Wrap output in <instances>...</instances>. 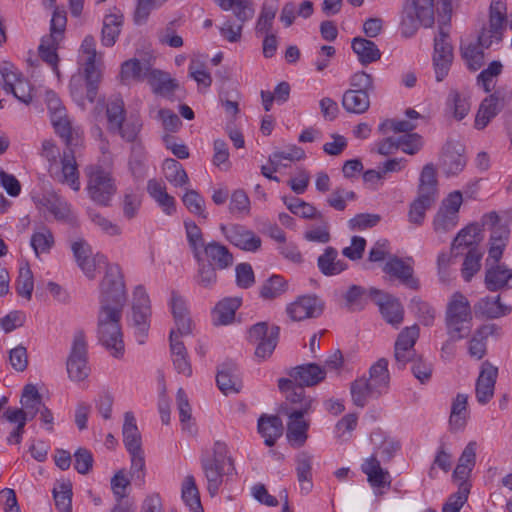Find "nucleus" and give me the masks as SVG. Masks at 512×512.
I'll return each instance as SVG.
<instances>
[{
    "label": "nucleus",
    "mask_w": 512,
    "mask_h": 512,
    "mask_svg": "<svg viewBox=\"0 0 512 512\" xmlns=\"http://www.w3.org/2000/svg\"><path fill=\"white\" fill-rule=\"evenodd\" d=\"M100 310L98 313V339L118 358L124 353L123 335L120 326L122 310L126 302L125 285L119 265H111L100 285Z\"/></svg>",
    "instance_id": "f257e3e1"
},
{
    "label": "nucleus",
    "mask_w": 512,
    "mask_h": 512,
    "mask_svg": "<svg viewBox=\"0 0 512 512\" xmlns=\"http://www.w3.org/2000/svg\"><path fill=\"white\" fill-rule=\"evenodd\" d=\"M507 23L506 3L504 0H492L489 13V27L483 28L477 43H469L461 47V55L471 71H477L484 64L482 48H489L493 43L502 40Z\"/></svg>",
    "instance_id": "f03ea898"
},
{
    "label": "nucleus",
    "mask_w": 512,
    "mask_h": 512,
    "mask_svg": "<svg viewBox=\"0 0 512 512\" xmlns=\"http://www.w3.org/2000/svg\"><path fill=\"white\" fill-rule=\"evenodd\" d=\"M200 463L207 480V490L211 496H215L223 483L224 475L235 470L234 460L229 455L226 443L215 441L211 453L203 454Z\"/></svg>",
    "instance_id": "7ed1b4c3"
},
{
    "label": "nucleus",
    "mask_w": 512,
    "mask_h": 512,
    "mask_svg": "<svg viewBox=\"0 0 512 512\" xmlns=\"http://www.w3.org/2000/svg\"><path fill=\"white\" fill-rule=\"evenodd\" d=\"M445 324L452 341L461 340L470 334L471 306L463 294L456 292L452 295L446 309Z\"/></svg>",
    "instance_id": "20e7f679"
},
{
    "label": "nucleus",
    "mask_w": 512,
    "mask_h": 512,
    "mask_svg": "<svg viewBox=\"0 0 512 512\" xmlns=\"http://www.w3.org/2000/svg\"><path fill=\"white\" fill-rule=\"evenodd\" d=\"M87 177L86 191L99 206L109 207L117 192L116 180L111 172L99 165H89L84 170Z\"/></svg>",
    "instance_id": "39448f33"
},
{
    "label": "nucleus",
    "mask_w": 512,
    "mask_h": 512,
    "mask_svg": "<svg viewBox=\"0 0 512 512\" xmlns=\"http://www.w3.org/2000/svg\"><path fill=\"white\" fill-rule=\"evenodd\" d=\"M122 435L124 446L131 458L130 472L132 475L137 474V478L143 479L145 455L142 448V437L137 427L135 416L130 411L124 414Z\"/></svg>",
    "instance_id": "423d86ee"
},
{
    "label": "nucleus",
    "mask_w": 512,
    "mask_h": 512,
    "mask_svg": "<svg viewBox=\"0 0 512 512\" xmlns=\"http://www.w3.org/2000/svg\"><path fill=\"white\" fill-rule=\"evenodd\" d=\"M217 5L224 11L232 10L235 22L226 20L220 27V34L229 42H238L242 36L244 23L254 15L250 0H217Z\"/></svg>",
    "instance_id": "0eeeda50"
},
{
    "label": "nucleus",
    "mask_w": 512,
    "mask_h": 512,
    "mask_svg": "<svg viewBox=\"0 0 512 512\" xmlns=\"http://www.w3.org/2000/svg\"><path fill=\"white\" fill-rule=\"evenodd\" d=\"M405 16L401 20V33L413 36L419 26L431 27L434 24V0H411L404 7Z\"/></svg>",
    "instance_id": "6e6552de"
},
{
    "label": "nucleus",
    "mask_w": 512,
    "mask_h": 512,
    "mask_svg": "<svg viewBox=\"0 0 512 512\" xmlns=\"http://www.w3.org/2000/svg\"><path fill=\"white\" fill-rule=\"evenodd\" d=\"M81 51L87 55L84 63V79L86 84V99L93 103L98 93L101 72L96 65V42L92 35H87L81 44Z\"/></svg>",
    "instance_id": "1a4fd4ad"
},
{
    "label": "nucleus",
    "mask_w": 512,
    "mask_h": 512,
    "mask_svg": "<svg viewBox=\"0 0 512 512\" xmlns=\"http://www.w3.org/2000/svg\"><path fill=\"white\" fill-rule=\"evenodd\" d=\"M67 373L72 381L85 380L90 372L87 362V342L82 330L74 334L73 343L67 359Z\"/></svg>",
    "instance_id": "9d476101"
},
{
    "label": "nucleus",
    "mask_w": 512,
    "mask_h": 512,
    "mask_svg": "<svg viewBox=\"0 0 512 512\" xmlns=\"http://www.w3.org/2000/svg\"><path fill=\"white\" fill-rule=\"evenodd\" d=\"M150 300L142 286L136 287L133 293L131 321L139 344H143L150 327Z\"/></svg>",
    "instance_id": "9b49d317"
},
{
    "label": "nucleus",
    "mask_w": 512,
    "mask_h": 512,
    "mask_svg": "<svg viewBox=\"0 0 512 512\" xmlns=\"http://www.w3.org/2000/svg\"><path fill=\"white\" fill-rule=\"evenodd\" d=\"M280 328L276 325L268 327L266 322H259L250 327L247 339L251 343H257L255 355L266 359L271 356L278 343Z\"/></svg>",
    "instance_id": "f8f14e48"
},
{
    "label": "nucleus",
    "mask_w": 512,
    "mask_h": 512,
    "mask_svg": "<svg viewBox=\"0 0 512 512\" xmlns=\"http://www.w3.org/2000/svg\"><path fill=\"white\" fill-rule=\"evenodd\" d=\"M50 176L61 184L68 185L72 190H80L79 170L72 147H67L61 157V167H49Z\"/></svg>",
    "instance_id": "ddd939ff"
},
{
    "label": "nucleus",
    "mask_w": 512,
    "mask_h": 512,
    "mask_svg": "<svg viewBox=\"0 0 512 512\" xmlns=\"http://www.w3.org/2000/svg\"><path fill=\"white\" fill-rule=\"evenodd\" d=\"M220 230L228 242L243 251L256 252L261 248V238L243 225L222 224L220 225Z\"/></svg>",
    "instance_id": "4468645a"
},
{
    "label": "nucleus",
    "mask_w": 512,
    "mask_h": 512,
    "mask_svg": "<svg viewBox=\"0 0 512 512\" xmlns=\"http://www.w3.org/2000/svg\"><path fill=\"white\" fill-rule=\"evenodd\" d=\"M1 74L4 79V89L6 92H11L19 101L25 104H29L32 101L33 88L13 65L5 64L1 68Z\"/></svg>",
    "instance_id": "2eb2a0df"
},
{
    "label": "nucleus",
    "mask_w": 512,
    "mask_h": 512,
    "mask_svg": "<svg viewBox=\"0 0 512 512\" xmlns=\"http://www.w3.org/2000/svg\"><path fill=\"white\" fill-rule=\"evenodd\" d=\"M369 294L375 304L379 306L386 322L397 328L404 319V309L399 300L390 295H385L375 288H371Z\"/></svg>",
    "instance_id": "dca6fc26"
},
{
    "label": "nucleus",
    "mask_w": 512,
    "mask_h": 512,
    "mask_svg": "<svg viewBox=\"0 0 512 512\" xmlns=\"http://www.w3.org/2000/svg\"><path fill=\"white\" fill-rule=\"evenodd\" d=\"M279 389L285 393L287 401L292 404L299 405L290 412L310 413L313 410L314 399L306 396L304 387L296 383L291 378H281L278 380Z\"/></svg>",
    "instance_id": "f3484780"
},
{
    "label": "nucleus",
    "mask_w": 512,
    "mask_h": 512,
    "mask_svg": "<svg viewBox=\"0 0 512 512\" xmlns=\"http://www.w3.org/2000/svg\"><path fill=\"white\" fill-rule=\"evenodd\" d=\"M323 311V303L316 296H302L289 304L286 312L294 321L318 317Z\"/></svg>",
    "instance_id": "a211bd4d"
},
{
    "label": "nucleus",
    "mask_w": 512,
    "mask_h": 512,
    "mask_svg": "<svg viewBox=\"0 0 512 512\" xmlns=\"http://www.w3.org/2000/svg\"><path fill=\"white\" fill-rule=\"evenodd\" d=\"M218 388L225 394L239 393L242 388V380L238 367L234 362H225L218 369L216 376Z\"/></svg>",
    "instance_id": "6ab92c4d"
},
{
    "label": "nucleus",
    "mask_w": 512,
    "mask_h": 512,
    "mask_svg": "<svg viewBox=\"0 0 512 512\" xmlns=\"http://www.w3.org/2000/svg\"><path fill=\"white\" fill-rule=\"evenodd\" d=\"M467 163L464 148L459 143L448 142L444 147L442 165L447 176L458 175Z\"/></svg>",
    "instance_id": "aec40b11"
},
{
    "label": "nucleus",
    "mask_w": 512,
    "mask_h": 512,
    "mask_svg": "<svg viewBox=\"0 0 512 512\" xmlns=\"http://www.w3.org/2000/svg\"><path fill=\"white\" fill-rule=\"evenodd\" d=\"M498 370L489 363H484L476 382L477 401L485 405L494 395Z\"/></svg>",
    "instance_id": "412c9836"
},
{
    "label": "nucleus",
    "mask_w": 512,
    "mask_h": 512,
    "mask_svg": "<svg viewBox=\"0 0 512 512\" xmlns=\"http://www.w3.org/2000/svg\"><path fill=\"white\" fill-rule=\"evenodd\" d=\"M39 209H45L56 220H67L71 213L70 204L56 192H47L35 201Z\"/></svg>",
    "instance_id": "4be33fe9"
},
{
    "label": "nucleus",
    "mask_w": 512,
    "mask_h": 512,
    "mask_svg": "<svg viewBox=\"0 0 512 512\" xmlns=\"http://www.w3.org/2000/svg\"><path fill=\"white\" fill-rule=\"evenodd\" d=\"M503 107L504 98L501 97L498 92L486 97L481 102L476 114L474 123L475 128L478 130L484 129Z\"/></svg>",
    "instance_id": "5701e85b"
},
{
    "label": "nucleus",
    "mask_w": 512,
    "mask_h": 512,
    "mask_svg": "<svg viewBox=\"0 0 512 512\" xmlns=\"http://www.w3.org/2000/svg\"><path fill=\"white\" fill-rule=\"evenodd\" d=\"M383 271L395 278L407 287L417 290L419 288L418 279L413 277V268L405 263L402 259L394 256L391 257L383 267Z\"/></svg>",
    "instance_id": "b1692460"
},
{
    "label": "nucleus",
    "mask_w": 512,
    "mask_h": 512,
    "mask_svg": "<svg viewBox=\"0 0 512 512\" xmlns=\"http://www.w3.org/2000/svg\"><path fill=\"white\" fill-rule=\"evenodd\" d=\"M51 123L56 134L65 141L67 147L79 144L82 131L79 127L72 126L66 111L64 113L60 111L56 116L51 117Z\"/></svg>",
    "instance_id": "393cba45"
},
{
    "label": "nucleus",
    "mask_w": 512,
    "mask_h": 512,
    "mask_svg": "<svg viewBox=\"0 0 512 512\" xmlns=\"http://www.w3.org/2000/svg\"><path fill=\"white\" fill-rule=\"evenodd\" d=\"M205 256L206 262L218 267V270H225L230 268L234 263L233 254L229 249L217 242H207L206 246L202 250V256Z\"/></svg>",
    "instance_id": "a878e982"
},
{
    "label": "nucleus",
    "mask_w": 512,
    "mask_h": 512,
    "mask_svg": "<svg viewBox=\"0 0 512 512\" xmlns=\"http://www.w3.org/2000/svg\"><path fill=\"white\" fill-rule=\"evenodd\" d=\"M511 312V307L501 303L500 295L496 297L485 296L474 305L477 317L497 319Z\"/></svg>",
    "instance_id": "bb28decb"
},
{
    "label": "nucleus",
    "mask_w": 512,
    "mask_h": 512,
    "mask_svg": "<svg viewBox=\"0 0 512 512\" xmlns=\"http://www.w3.org/2000/svg\"><path fill=\"white\" fill-rule=\"evenodd\" d=\"M289 376L296 383L309 387L323 381L326 376V371L315 363H309L292 368L289 372Z\"/></svg>",
    "instance_id": "cd10ccee"
},
{
    "label": "nucleus",
    "mask_w": 512,
    "mask_h": 512,
    "mask_svg": "<svg viewBox=\"0 0 512 512\" xmlns=\"http://www.w3.org/2000/svg\"><path fill=\"white\" fill-rule=\"evenodd\" d=\"M288 415L287 438L292 445L301 447L305 444L308 435L309 422L304 420L307 413L286 412Z\"/></svg>",
    "instance_id": "c85d7f7f"
},
{
    "label": "nucleus",
    "mask_w": 512,
    "mask_h": 512,
    "mask_svg": "<svg viewBox=\"0 0 512 512\" xmlns=\"http://www.w3.org/2000/svg\"><path fill=\"white\" fill-rule=\"evenodd\" d=\"M511 279L512 269L498 262L486 269L484 283L489 291L496 292L510 288Z\"/></svg>",
    "instance_id": "c756f323"
},
{
    "label": "nucleus",
    "mask_w": 512,
    "mask_h": 512,
    "mask_svg": "<svg viewBox=\"0 0 512 512\" xmlns=\"http://www.w3.org/2000/svg\"><path fill=\"white\" fill-rule=\"evenodd\" d=\"M313 456L306 451L298 453L295 457V471L301 492L308 494L313 488L312 475Z\"/></svg>",
    "instance_id": "7c9ffc66"
},
{
    "label": "nucleus",
    "mask_w": 512,
    "mask_h": 512,
    "mask_svg": "<svg viewBox=\"0 0 512 512\" xmlns=\"http://www.w3.org/2000/svg\"><path fill=\"white\" fill-rule=\"evenodd\" d=\"M368 384L376 392V396L387 393L390 382L388 371V361L385 358L379 359L369 369V378L366 379Z\"/></svg>",
    "instance_id": "2f4dec72"
},
{
    "label": "nucleus",
    "mask_w": 512,
    "mask_h": 512,
    "mask_svg": "<svg viewBox=\"0 0 512 512\" xmlns=\"http://www.w3.org/2000/svg\"><path fill=\"white\" fill-rule=\"evenodd\" d=\"M361 469L362 472L367 475L368 482L371 486L377 488L390 486L389 472L381 467L380 461L375 454L364 461Z\"/></svg>",
    "instance_id": "473e14b6"
},
{
    "label": "nucleus",
    "mask_w": 512,
    "mask_h": 512,
    "mask_svg": "<svg viewBox=\"0 0 512 512\" xmlns=\"http://www.w3.org/2000/svg\"><path fill=\"white\" fill-rule=\"evenodd\" d=\"M317 266L325 276H335L347 269V263L338 259V252L333 247L325 248L323 254L317 259Z\"/></svg>",
    "instance_id": "72a5a7b5"
},
{
    "label": "nucleus",
    "mask_w": 512,
    "mask_h": 512,
    "mask_svg": "<svg viewBox=\"0 0 512 512\" xmlns=\"http://www.w3.org/2000/svg\"><path fill=\"white\" fill-rule=\"evenodd\" d=\"M258 432L264 443L271 447L283 433V423L277 415H262L258 420Z\"/></svg>",
    "instance_id": "f704fd0d"
},
{
    "label": "nucleus",
    "mask_w": 512,
    "mask_h": 512,
    "mask_svg": "<svg viewBox=\"0 0 512 512\" xmlns=\"http://www.w3.org/2000/svg\"><path fill=\"white\" fill-rule=\"evenodd\" d=\"M352 50L362 65H368L381 58V51L377 45L366 38L355 37L351 43Z\"/></svg>",
    "instance_id": "c9c22d12"
},
{
    "label": "nucleus",
    "mask_w": 512,
    "mask_h": 512,
    "mask_svg": "<svg viewBox=\"0 0 512 512\" xmlns=\"http://www.w3.org/2000/svg\"><path fill=\"white\" fill-rule=\"evenodd\" d=\"M122 25L123 15L120 12L111 13L104 17L101 30V43L103 46L112 47L116 43Z\"/></svg>",
    "instance_id": "e433bc0d"
},
{
    "label": "nucleus",
    "mask_w": 512,
    "mask_h": 512,
    "mask_svg": "<svg viewBox=\"0 0 512 512\" xmlns=\"http://www.w3.org/2000/svg\"><path fill=\"white\" fill-rule=\"evenodd\" d=\"M146 79L153 92L162 96H169L178 88L176 80L161 70L151 68Z\"/></svg>",
    "instance_id": "4c0bfd02"
},
{
    "label": "nucleus",
    "mask_w": 512,
    "mask_h": 512,
    "mask_svg": "<svg viewBox=\"0 0 512 512\" xmlns=\"http://www.w3.org/2000/svg\"><path fill=\"white\" fill-rule=\"evenodd\" d=\"M171 311L179 334L189 335L191 333V319L188 316L185 301L175 292L172 293L171 297Z\"/></svg>",
    "instance_id": "58836bf2"
},
{
    "label": "nucleus",
    "mask_w": 512,
    "mask_h": 512,
    "mask_svg": "<svg viewBox=\"0 0 512 512\" xmlns=\"http://www.w3.org/2000/svg\"><path fill=\"white\" fill-rule=\"evenodd\" d=\"M242 299L239 297L225 298L218 302L214 309V324L228 325L233 322L236 310L241 306Z\"/></svg>",
    "instance_id": "ea45409f"
},
{
    "label": "nucleus",
    "mask_w": 512,
    "mask_h": 512,
    "mask_svg": "<svg viewBox=\"0 0 512 512\" xmlns=\"http://www.w3.org/2000/svg\"><path fill=\"white\" fill-rule=\"evenodd\" d=\"M482 229L478 224H469L458 232L454 238L451 250H459L460 248H477L478 243L482 240Z\"/></svg>",
    "instance_id": "a19ab883"
},
{
    "label": "nucleus",
    "mask_w": 512,
    "mask_h": 512,
    "mask_svg": "<svg viewBox=\"0 0 512 512\" xmlns=\"http://www.w3.org/2000/svg\"><path fill=\"white\" fill-rule=\"evenodd\" d=\"M342 106L349 113L363 114L370 107V94L348 89L343 94Z\"/></svg>",
    "instance_id": "79ce46f5"
},
{
    "label": "nucleus",
    "mask_w": 512,
    "mask_h": 512,
    "mask_svg": "<svg viewBox=\"0 0 512 512\" xmlns=\"http://www.w3.org/2000/svg\"><path fill=\"white\" fill-rule=\"evenodd\" d=\"M194 259L198 264L197 274L195 276L196 283L206 289L213 288L218 280V267L211 263H207L202 255H199V258Z\"/></svg>",
    "instance_id": "37998d69"
},
{
    "label": "nucleus",
    "mask_w": 512,
    "mask_h": 512,
    "mask_svg": "<svg viewBox=\"0 0 512 512\" xmlns=\"http://www.w3.org/2000/svg\"><path fill=\"white\" fill-rule=\"evenodd\" d=\"M151 67L148 63H141L138 59L125 61L121 66V79L127 81H142L147 78Z\"/></svg>",
    "instance_id": "c03bdc74"
},
{
    "label": "nucleus",
    "mask_w": 512,
    "mask_h": 512,
    "mask_svg": "<svg viewBox=\"0 0 512 512\" xmlns=\"http://www.w3.org/2000/svg\"><path fill=\"white\" fill-rule=\"evenodd\" d=\"M142 128V122L139 117L130 115L119 123V128H112L110 132L118 134L123 140L134 144L138 141V135Z\"/></svg>",
    "instance_id": "a18cd8bd"
},
{
    "label": "nucleus",
    "mask_w": 512,
    "mask_h": 512,
    "mask_svg": "<svg viewBox=\"0 0 512 512\" xmlns=\"http://www.w3.org/2000/svg\"><path fill=\"white\" fill-rule=\"evenodd\" d=\"M182 499L191 511L203 512L199 490L196 486L195 478L192 475H187L184 479L182 484Z\"/></svg>",
    "instance_id": "49530a36"
},
{
    "label": "nucleus",
    "mask_w": 512,
    "mask_h": 512,
    "mask_svg": "<svg viewBox=\"0 0 512 512\" xmlns=\"http://www.w3.org/2000/svg\"><path fill=\"white\" fill-rule=\"evenodd\" d=\"M350 392L353 403L361 408L367 404L369 398L380 397L376 396V392L364 377L358 378L351 383Z\"/></svg>",
    "instance_id": "de8ad7c7"
},
{
    "label": "nucleus",
    "mask_w": 512,
    "mask_h": 512,
    "mask_svg": "<svg viewBox=\"0 0 512 512\" xmlns=\"http://www.w3.org/2000/svg\"><path fill=\"white\" fill-rule=\"evenodd\" d=\"M21 404L23 410L27 412V417L33 419L41 410L42 398L37 388L32 384H27L22 392Z\"/></svg>",
    "instance_id": "09e8293b"
},
{
    "label": "nucleus",
    "mask_w": 512,
    "mask_h": 512,
    "mask_svg": "<svg viewBox=\"0 0 512 512\" xmlns=\"http://www.w3.org/2000/svg\"><path fill=\"white\" fill-rule=\"evenodd\" d=\"M60 40L56 36L43 37L39 45V55L43 61L50 65L58 73V54L56 52Z\"/></svg>",
    "instance_id": "8fccbe9b"
},
{
    "label": "nucleus",
    "mask_w": 512,
    "mask_h": 512,
    "mask_svg": "<svg viewBox=\"0 0 512 512\" xmlns=\"http://www.w3.org/2000/svg\"><path fill=\"white\" fill-rule=\"evenodd\" d=\"M165 178L174 186L181 187L188 183L189 178L181 163L168 158L163 162Z\"/></svg>",
    "instance_id": "3c124183"
},
{
    "label": "nucleus",
    "mask_w": 512,
    "mask_h": 512,
    "mask_svg": "<svg viewBox=\"0 0 512 512\" xmlns=\"http://www.w3.org/2000/svg\"><path fill=\"white\" fill-rule=\"evenodd\" d=\"M176 400L183 430L187 431L191 435L195 434L196 427L191 423V406L183 388L178 389Z\"/></svg>",
    "instance_id": "603ef678"
},
{
    "label": "nucleus",
    "mask_w": 512,
    "mask_h": 512,
    "mask_svg": "<svg viewBox=\"0 0 512 512\" xmlns=\"http://www.w3.org/2000/svg\"><path fill=\"white\" fill-rule=\"evenodd\" d=\"M468 396L458 394L451 407L450 424L452 427L461 429L466 424Z\"/></svg>",
    "instance_id": "864d4df0"
},
{
    "label": "nucleus",
    "mask_w": 512,
    "mask_h": 512,
    "mask_svg": "<svg viewBox=\"0 0 512 512\" xmlns=\"http://www.w3.org/2000/svg\"><path fill=\"white\" fill-rule=\"evenodd\" d=\"M470 488L468 481L460 482L457 492L451 494L443 505L442 512H459L468 499Z\"/></svg>",
    "instance_id": "5fc2aeb1"
},
{
    "label": "nucleus",
    "mask_w": 512,
    "mask_h": 512,
    "mask_svg": "<svg viewBox=\"0 0 512 512\" xmlns=\"http://www.w3.org/2000/svg\"><path fill=\"white\" fill-rule=\"evenodd\" d=\"M30 244L36 256H39L41 253H48L51 250L54 245V236L48 228L41 227L32 234Z\"/></svg>",
    "instance_id": "6e6d98bb"
},
{
    "label": "nucleus",
    "mask_w": 512,
    "mask_h": 512,
    "mask_svg": "<svg viewBox=\"0 0 512 512\" xmlns=\"http://www.w3.org/2000/svg\"><path fill=\"white\" fill-rule=\"evenodd\" d=\"M287 290V283L280 275H272L260 288V296L265 300H272Z\"/></svg>",
    "instance_id": "4d7b16f0"
},
{
    "label": "nucleus",
    "mask_w": 512,
    "mask_h": 512,
    "mask_svg": "<svg viewBox=\"0 0 512 512\" xmlns=\"http://www.w3.org/2000/svg\"><path fill=\"white\" fill-rule=\"evenodd\" d=\"M305 157V152L302 148L295 145L289 147L285 151H276L269 156V162L273 166V171H277L281 166L286 167L287 164H283V160L290 162L301 160Z\"/></svg>",
    "instance_id": "13d9d810"
},
{
    "label": "nucleus",
    "mask_w": 512,
    "mask_h": 512,
    "mask_svg": "<svg viewBox=\"0 0 512 512\" xmlns=\"http://www.w3.org/2000/svg\"><path fill=\"white\" fill-rule=\"evenodd\" d=\"M410 309L425 326H430L434 322L435 309L420 297H413L410 302Z\"/></svg>",
    "instance_id": "bf43d9fd"
},
{
    "label": "nucleus",
    "mask_w": 512,
    "mask_h": 512,
    "mask_svg": "<svg viewBox=\"0 0 512 512\" xmlns=\"http://www.w3.org/2000/svg\"><path fill=\"white\" fill-rule=\"evenodd\" d=\"M186 236L189 247L193 252L194 258L202 255V250L206 246L201 229L192 221L185 222Z\"/></svg>",
    "instance_id": "052dcab7"
},
{
    "label": "nucleus",
    "mask_w": 512,
    "mask_h": 512,
    "mask_svg": "<svg viewBox=\"0 0 512 512\" xmlns=\"http://www.w3.org/2000/svg\"><path fill=\"white\" fill-rule=\"evenodd\" d=\"M109 131L112 128H119V123L124 122L126 118V110L124 101L121 98L111 99L106 108Z\"/></svg>",
    "instance_id": "680f3d73"
},
{
    "label": "nucleus",
    "mask_w": 512,
    "mask_h": 512,
    "mask_svg": "<svg viewBox=\"0 0 512 512\" xmlns=\"http://www.w3.org/2000/svg\"><path fill=\"white\" fill-rule=\"evenodd\" d=\"M55 506L59 512H72V485L63 482L53 489Z\"/></svg>",
    "instance_id": "e2e57ef3"
},
{
    "label": "nucleus",
    "mask_w": 512,
    "mask_h": 512,
    "mask_svg": "<svg viewBox=\"0 0 512 512\" xmlns=\"http://www.w3.org/2000/svg\"><path fill=\"white\" fill-rule=\"evenodd\" d=\"M34 289L33 273L28 265L19 269V275L16 280V291L21 296L30 300Z\"/></svg>",
    "instance_id": "0e129e2a"
},
{
    "label": "nucleus",
    "mask_w": 512,
    "mask_h": 512,
    "mask_svg": "<svg viewBox=\"0 0 512 512\" xmlns=\"http://www.w3.org/2000/svg\"><path fill=\"white\" fill-rule=\"evenodd\" d=\"M146 152L141 142H135L131 146L129 166L132 174L136 177H142L145 170Z\"/></svg>",
    "instance_id": "69168bd1"
},
{
    "label": "nucleus",
    "mask_w": 512,
    "mask_h": 512,
    "mask_svg": "<svg viewBox=\"0 0 512 512\" xmlns=\"http://www.w3.org/2000/svg\"><path fill=\"white\" fill-rule=\"evenodd\" d=\"M483 223L484 225H489L492 228L490 240H509V227L507 224H500V217L496 212H490L484 215Z\"/></svg>",
    "instance_id": "338daca9"
},
{
    "label": "nucleus",
    "mask_w": 512,
    "mask_h": 512,
    "mask_svg": "<svg viewBox=\"0 0 512 512\" xmlns=\"http://www.w3.org/2000/svg\"><path fill=\"white\" fill-rule=\"evenodd\" d=\"M482 253L477 248H471L462 265V276L466 282H470L473 276L480 270Z\"/></svg>",
    "instance_id": "774afa93"
}]
</instances>
